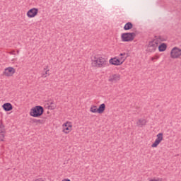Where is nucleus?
Segmentation results:
<instances>
[{"instance_id":"1","label":"nucleus","mask_w":181,"mask_h":181,"mask_svg":"<svg viewBox=\"0 0 181 181\" xmlns=\"http://www.w3.org/2000/svg\"><path fill=\"white\" fill-rule=\"evenodd\" d=\"M91 66L95 69H103L108 66V62L103 57L94 56L91 59Z\"/></svg>"},{"instance_id":"2","label":"nucleus","mask_w":181,"mask_h":181,"mask_svg":"<svg viewBox=\"0 0 181 181\" xmlns=\"http://www.w3.org/2000/svg\"><path fill=\"white\" fill-rule=\"evenodd\" d=\"M125 53H120L119 56L115 57L109 59V64L112 66H122L127 60Z\"/></svg>"},{"instance_id":"3","label":"nucleus","mask_w":181,"mask_h":181,"mask_svg":"<svg viewBox=\"0 0 181 181\" xmlns=\"http://www.w3.org/2000/svg\"><path fill=\"white\" fill-rule=\"evenodd\" d=\"M43 112H45V110L43 107L40 105H37L33 107L29 112V115L33 117V118H39L43 115Z\"/></svg>"},{"instance_id":"4","label":"nucleus","mask_w":181,"mask_h":181,"mask_svg":"<svg viewBox=\"0 0 181 181\" xmlns=\"http://www.w3.org/2000/svg\"><path fill=\"white\" fill-rule=\"evenodd\" d=\"M62 132L64 135H69L71 132H73V122L71 121H66L62 125Z\"/></svg>"},{"instance_id":"5","label":"nucleus","mask_w":181,"mask_h":181,"mask_svg":"<svg viewBox=\"0 0 181 181\" xmlns=\"http://www.w3.org/2000/svg\"><path fill=\"white\" fill-rule=\"evenodd\" d=\"M170 57L173 59H180L181 49L177 47H174L170 52Z\"/></svg>"},{"instance_id":"6","label":"nucleus","mask_w":181,"mask_h":181,"mask_svg":"<svg viewBox=\"0 0 181 181\" xmlns=\"http://www.w3.org/2000/svg\"><path fill=\"white\" fill-rule=\"evenodd\" d=\"M158 46H159V44L158 43V40H156V39L150 41L147 46V52H149L150 53H153L154 52H156Z\"/></svg>"},{"instance_id":"7","label":"nucleus","mask_w":181,"mask_h":181,"mask_svg":"<svg viewBox=\"0 0 181 181\" xmlns=\"http://www.w3.org/2000/svg\"><path fill=\"white\" fill-rule=\"evenodd\" d=\"M39 15V8L33 7L26 12V16L28 19H33Z\"/></svg>"},{"instance_id":"8","label":"nucleus","mask_w":181,"mask_h":181,"mask_svg":"<svg viewBox=\"0 0 181 181\" xmlns=\"http://www.w3.org/2000/svg\"><path fill=\"white\" fill-rule=\"evenodd\" d=\"M135 39V34L132 33H124L121 35L122 42H132Z\"/></svg>"},{"instance_id":"9","label":"nucleus","mask_w":181,"mask_h":181,"mask_svg":"<svg viewBox=\"0 0 181 181\" xmlns=\"http://www.w3.org/2000/svg\"><path fill=\"white\" fill-rule=\"evenodd\" d=\"M163 141V133H158L156 136V139L154 142L151 144V148H158L162 141Z\"/></svg>"},{"instance_id":"10","label":"nucleus","mask_w":181,"mask_h":181,"mask_svg":"<svg viewBox=\"0 0 181 181\" xmlns=\"http://www.w3.org/2000/svg\"><path fill=\"white\" fill-rule=\"evenodd\" d=\"M15 73H16V69L13 67L8 66L4 69L3 74L6 77H12Z\"/></svg>"},{"instance_id":"11","label":"nucleus","mask_w":181,"mask_h":181,"mask_svg":"<svg viewBox=\"0 0 181 181\" xmlns=\"http://www.w3.org/2000/svg\"><path fill=\"white\" fill-rule=\"evenodd\" d=\"M119 80H121V75L118 74L110 75L109 77V81H112V83H117Z\"/></svg>"},{"instance_id":"12","label":"nucleus","mask_w":181,"mask_h":181,"mask_svg":"<svg viewBox=\"0 0 181 181\" xmlns=\"http://www.w3.org/2000/svg\"><path fill=\"white\" fill-rule=\"evenodd\" d=\"M2 108L3 110H4L6 112H9V111H12L13 110V106L12 105V104L9 103H4L2 105Z\"/></svg>"},{"instance_id":"13","label":"nucleus","mask_w":181,"mask_h":181,"mask_svg":"<svg viewBox=\"0 0 181 181\" xmlns=\"http://www.w3.org/2000/svg\"><path fill=\"white\" fill-rule=\"evenodd\" d=\"M158 51L162 52H166V49H168V44L165 42L160 43L159 45H158Z\"/></svg>"},{"instance_id":"14","label":"nucleus","mask_w":181,"mask_h":181,"mask_svg":"<svg viewBox=\"0 0 181 181\" xmlns=\"http://www.w3.org/2000/svg\"><path fill=\"white\" fill-rule=\"evenodd\" d=\"M49 76H50V69H49V66H45L43 72L42 73V77L46 78V77H49Z\"/></svg>"},{"instance_id":"15","label":"nucleus","mask_w":181,"mask_h":181,"mask_svg":"<svg viewBox=\"0 0 181 181\" xmlns=\"http://www.w3.org/2000/svg\"><path fill=\"white\" fill-rule=\"evenodd\" d=\"M89 111L91 114H98V107L95 105H92L89 107Z\"/></svg>"},{"instance_id":"16","label":"nucleus","mask_w":181,"mask_h":181,"mask_svg":"<svg viewBox=\"0 0 181 181\" xmlns=\"http://www.w3.org/2000/svg\"><path fill=\"white\" fill-rule=\"evenodd\" d=\"M136 125L142 128V127L146 125V120L144 118L139 119L136 122Z\"/></svg>"},{"instance_id":"17","label":"nucleus","mask_w":181,"mask_h":181,"mask_svg":"<svg viewBox=\"0 0 181 181\" xmlns=\"http://www.w3.org/2000/svg\"><path fill=\"white\" fill-rule=\"evenodd\" d=\"M105 111V104L102 103L98 107V114H104Z\"/></svg>"},{"instance_id":"18","label":"nucleus","mask_w":181,"mask_h":181,"mask_svg":"<svg viewBox=\"0 0 181 181\" xmlns=\"http://www.w3.org/2000/svg\"><path fill=\"white\" fill-rule=\"evenodd\" d=\"M133 26L134 25L132 24V23H127L124 25V30H129L130 29H132Z\"/></svg>"},{"instance_id":"19","label":"nucleus","mask_w":181,"mask_h":181,"mask_svg":"<svg viewBox=\"0 0 181 181\" xmlns=\"http://www.w3.org/2000/svg\"><path fill=\"white\" fill-rule=\"evenodd\" d=\"M156 40L158 41V44H160V42H166V40H168L166 37H158L156 38H155Z\"/></svg>"},{"instance_id":"20","label":"nucleus","mask_w":181,"mask_h":181,"mask_svg":"<svg viewBox=\"0 0 181 181\" xmlns=\"http://www.w3.org/2000/svg\"><path fill=\"white\" fill-rule=\"evenodd\" d=\"M6 132V129H5V125H4V123H0V134Z\"/></svg>"},{"instance_id":"21","label":"nucleus","mask_w":181,"mask_h":181,"mask_svg":"<svg viewBox=\"0 0 181 181\" xmlns=\"http://www.w3.org/2000/svg\"><path fill=\"white\" fill-rule=\"evenodd\" d=\"M49 110H56V103L51 102L48 106Z\"/></svg>"},{"instance_id":"22","label":"nucleus","mask_w":181,"mask_h":181,"mask_svg":"<svg viewBox=\"0 0 181 181\" xmlns=\"http://www.w3.org/2000/svg\"><path fill=\"white\" fill-rule=\"evenodd\" d=\"M1 142H5V133H0Z\"/></svg>"},{"instance_id":"23","label":"nucleus","mask_w":181,"mask_h":181,"mask_svg":"<svg viewBox=\"0 0 181 181\" xmlns=\"http://www.w3.org/2000/svg\"><path fill=\"white\" fill-rule=\"evenodd\" d=\"M150 181H163L162 178H153Z\"/></svg>"},{"instance_id":"24","label":"nucleus","mask_w":181,"mask_h":181,"mask_svg":"<svg viewBox=\"0 0 181 181\" xmlns=\"http://www.w3.org/2000/svg\"><path fill=\"white\" fill-rule=\"evenodd\" d=\"M158 59H159V56L156 55V56L151 57L152 62H153V60H158Z\"/></svg>"},{"instance_id":"25","label":"nucleus","mask_w":181,"mask_h":181,"mask_svg":"<svg viewBox=\"0 0 181 181\" xmlns=\"http://www.w3.org/2000/svg\"><path fill=\"white\" fill-rule=\"evenodd\" d=\"M61 181H71V180L69 178H63Z\"/></svg>"}]
</instances>
